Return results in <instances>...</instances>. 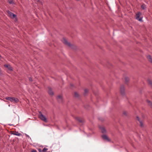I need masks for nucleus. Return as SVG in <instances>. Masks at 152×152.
<instances>
[{"mask_svg":"<svg viewBox=\"0 0 152 152\" xmlns=\"http://www.w3.org/2000/svg\"><path fill=\"white\" fill-rule=\"evenodd\" d=\"M31 152H37V151L35 150H32L31 151Z\"/></svg>","mask_w":152,"mask_h":152,"instance_id":"cd10ccee","label":"nucleus"},{"mask_svg":"<svg viewBox=\"0 0 152 152\" xmlns=\"http://www.w3.org/2000/svg\"><path fill=\"white\" fill-rule=\"evenodd\" d=\"M29 80L30 81H32V78L31 77H29Z\"/></svg>","mask_w":152,"mask_h":152,"instance_id":"a878e982","label":"nucleus"},{"mask_svg":"<svg viewBox=\"0 0 152 152\" xmlns=\"http://www.w3.org/2000/svg\"><path fill=\"white\" fill-rule=\"evenodd\" d=\"M1 69L0 68V74H1Z\"/></svg>","mask_w":152,"mask_h":152,"instance_id":"2f4dec72","label":"nucleus"},{"mask_svg":"<svg viewBox=\"0 0 152 152\" xmlns=\"http://www.w3.org/2000/svg\"><path fill=\"white\" fill-rule=\"evenodd\" d=\"M99 120H101V121H103V120H102V119H100V118H99Z\"/></svg>","mask_w":152,"mask_h":152,"instance_id":"7c9ffc66","label":"nucleus"},{"mask_svg":"<svg viewBox=\"0 0 152 152\" xmlns=\"http://www.w3.org/2000/svg\"><path fill=\"white\" fill-rule=\"evenodd\" d=\"M74 95L76 97H78L79 96L78 94L76 92L75 93Z\"/></svg>","mask_w":152,"mask_h":152,"instance_id":"5701e85b","label":"nucleus"},{"mask_svg":"<svg viewBox=\"0 0 152 152\" xmlns=\"http://www.w3.org/2000/svg\"><path fill=\"white\" fill-rule=\"evenodd\" d=\"M48 150L47 148H46L45 147L43 149V150L42 151L39 148V152H45V151H47Z\"/></svg>","mask_w":152,"mask_h":152,"instance_id":"f8f14e48","label":"nucleus"},{"mask_svg":"<svg viewBox=\"0 0 152 152\" xmlns=\"http://www.w3.org/2000/svg\"><path fill=\"white\" fill-rule=\"evenodd\" d=\"M137 120L139 122L140 124V125L141 126H143V124L142 123V121H140V119L139 118V117L138 116L137 117Z\"/></svg>","mask_w":152,"mask_h":152,"instance_id":"dca6fc26","label":"nucleus"},{"mask_svg":"<svg viewBox=\"0 0 152 152\" xmlns=\"http://www.w3.org/2000/svg\"><path fill=\"white\" fill-rule=\"evenodd\" d=\"M127 112L126 111H124L123 114L124 115H127Z\"/></svg>","mask_w":152,"mask_h":152,"instance_id":"b1692460","label":"nucleus"},{"mask_svg":"<svg viewBox=\"0 0 152 152\" xmlns=\"http://www.w3.org/2000/svg\"><path fill=\"white\" fill-rule=\"evenodd\" d=\"M39 118L45 122H47L48 120L45 116L43 115L40 111L39 112Z\"/></svg>","mask_w":152,"mask_h":152,"instance_id":"f257e3e1","label":"nucleus"},{"mask_svg":"<svg viewBox=\"0 0 152 152\" xmlns=\"http://www.w3.org/2000/svg\"><path fill=\"white\" fill-rule=\"evenodd\" d=\"M141 7L143 10H144L146 8L145 4L142 5L141 6Z\"/></svg>","mask_w":152,"mask_h":152,"instance_id":"aec40b11","label":"nucleus"},{"mask_svg":"<svg viewBox=\"0 0 152 152\" xmlns=\"http://www.w3.org/2000/svg\"><path fill=\"white\" fill-rule=\"evenodd\" d=\"M91 135V134L90 133H89V134H87V136L88 137H90Z\"/></svg>","mask_w":152,"mask_h":152,"instance_id":"c85d7f7f","label":"nucleus"},{"mask_svg":"<svg viewBox=\"0 0 152 152\" xmlns=\"http://www.w3.org/2000/svg\"><path fill=\"white\" fill-rule=\"evenodd\" d=\"M142 15V13L140 12H138L136 15V19L138 21L142 22V17L140 18V16Z\"/></svg>","mask_w":152,"mask_h":152,"instance_id":"f03ea898","label":"nucleus"},{"mask_svg":"<svg viewBox=\"0 0 152 152\" xmlns=\"http://www.w3.org/2000/svg\"><path fill=\"white\" fill-rule=\"evenodd\" d=\"M62 42L65 45H67V46L72 48L73 46L70 43L68 42L67 40L64 38H63L61 40Z\"/></svg>","mask_w":152,"mask_h":152,"instance_id":"7ed1b4c3","label":"nucleus"},{"mask_svg":"<svg viewBox=\"0 0 152 152\" xmlns=\"http://www.w3.org/2000/svg\"><path fill=\"white\" fill-rule=\"evenodd\" d=\"M147 102L148 103V105L152 107V102L149 100H147Z\"/></svg>","mask_w":152,"mask_h":152,"instance_id":"f3484780","label":"nucleus"},{"mask_svg":"<svg viewBox=\"0 0 152 152\" xmlns=\"http://www.w3.org/2000/svg\"><path fill=\"white\" fill-rule=\"evenodd\" d=\"M4 66L5 67L7 68L10 71L12 70V68L10 65L5 64Z\"/></svg>","mask_w":152,"mask_h":152,"instance_id":"9b49d317","label":"nucleus"},{"mask_svg":"<svg viewBox=\"0 0 152 152\" xmlns=\"http://www.w3.org/2000/svg\"><path fill=\"white\" fill-rule=\"evenodd\" d=\"M125 82L127 83V82H128L129 81V78H128L127 77H125Z\"/></svg>","mask_w":152,"mask_h":152,"instance_id":"412c9836","label":"nucleus"},{"mask_svg":"<svg viewBox=\"0 0 152 152\" xmlns=\"http://www.w3.org/2000/svg\"><path fill=\"white\" fill-rule=\"evenodd\" d=\"M7 12L8 13L9 15V16L11 18H17L16 15L12 13L11 12H10L9 10H7Z\"/></svg>","mask_w":152,"mask_h":152,"instance_id":"20e7f679","label":"nucleus"},{"mask_svg":"<svg viewBox=\"0 0 152 152\" xmlns=\"http://www.w3.org/2000/svg\"><path fill=\"white\" fill-rule=\"evenodd\" d=\"M148 82L149 84L152 87V81L150 80H148Z\"/></svg>","mask_w":152,"mask_h":152,"instance_id":"6ab92c4d","label":"nucleus"},{"mask_svg":"<svg viewBox=\"0 0 152 152\" xmlns=\"http://www.w3.org/2000/svg\"><path fill=\"white\" fill-rule=\"evenodd\" d=\"M11 97H6L5 98V99L6 100H9V101H11Z\"/></svg>","mask_w":152,"mask_h":152,"instance_id":"4be33fe9","label":"nucleus"},{"mask_svg":"<svg viewBox=\"0 0 152 152\" xmlns=\"http://www.w3.org/2000/svg\"><path fill=\"white\" fill-rule=\"evenodd\" d=\"M48 92L50 95H53V93L52 89L50 87L48 88Z\"/></svg>","mask_w":152,"mask_h":152,"instance_id":"1a4fd4ad","label":"nucleus"},{"mask_svg":"<svg viewBox=\"0 0 152 152\" xmlns=\"http://www.w3.org/2000/svg\"><path fill=\"white\" fill-rule=\"evenodd\" d=\"M1 57V56L0 55V58Z\"/></svg>","mask_w":152,"mask_h":152,"instance_id":"473e14b6","label":"nucleus"},{"mask_svg":"<svg viewBox=\"0 0 152 152\" xmlns=\"http://www.w3.org/2000/svg\"><path fill=\"white\" fill-rule=\"evenodd\" d=\"M19 100L18 99L15 97H11V102H13L18 103L19 102Z\"/></svg>","mask_w":152,"mask_h":152,"instance_id":"423d86ee","label":"nucleus"},{"mask_svg":"<svg viewBox=\"0 0 152 152\" xmlns=\"http://www.w3.org/2000/svg\"><path fill=\"white\" fill-rule=\"evenodd\" d=\"M120 92L121 94L124 95L125 94L124 87L123 85H121L120 87Z\"/></svg>","mask_w":152,"mask_h":152,"instance_id":"39448f33","label":"nucleus"},{"mask_svg":"<svg viewBox=\"0 0 152 152\" xmlns=\"http://www.w3.org/2000/svg\"><path fill=\"white\" fill-rule=\"evenodd\" d=\"M76 119L80 123H83V121L79 117H77L76 118Z\"/></svg>","mask_w":152,"mask_h":152,"instance_id":"2eb2a0df","label":"nucleus"},{"mask_svg":"<svg viewBox=\"0 0 152 152\" xmlns=\"http://www.w3.org/2000/svg\"><path fill=\"white\" fill-rule=\"evenodd\" d=\"M102 137L104 140H106L107 141H110V140L107 137V136L105 135H103L102 136Z\"/></svg>","mask_w":152,"mask_h":152,"instance_id":"6e6552de","label":"nucleus"},{"mask_svg":"<svg viewBox=\"0 0 152 152\" xmlns=\"http://www.w3.org/2000/svg\"><path fill=\"white\" fill-rule=\"evenodd\" d=\"M12 134L18 136H20L22 135L21 134L19 133L18 132H15V133H13Z\"/></svg>","mask_w":152,"mask_h":152,"instance_id":"4468645a","label":"nucleus"},{"mask_svg":"<svg viewBox=\"0 0 152 152\" xmlns=\"http://www.w3.org/2000/svg\"><path fill=\"white\" fill-rule=\"evenodd\" d=\"M88 92V90L87 89H85V93H86Z\"/></svg>","mask_w":152,"mask_h":152,"instance_id":"393cba45","label":"nucleus"},{"mask_svg":"<svg viewBox=\"0 0 152 152\" xmlns=\"http://www.w3.org/2000/svg\"><path fill=\"white\" fill-rule=\"evenodd\" d=\"M14 0H8V1L10 4H14Z\"/></svg>","mask_w":152,"mask_h":152,"instance_id":"a211bd4d","label":"nucleus"},{"mask_svg":"<svg viewBox=\"0 0 152 152\" xmlns=\"http://www.w3.org/2000/svg\"><path fill=\"white\" fill-rule=\"evenodd\" d=\"M71 86L72 87H74V85L73 84H71Z\"/></svg>","mask_w":152,"mask_h":152,"instance_id":"c756f323","label":"nucleus"},{"mask_svg":"<svg viewBox=\"0 0 152 152\" xmlns=\"http://www.w3.org/2000/svg\"><path fill=\"white\" fill-rule=\"evenodd\" d=\"M99 128L101 130L102 132L103 133H106V131L104 127L103 126H100L99 127Z\"/></svg>","mask_w":152,"mask_h":152,"instance_id":"0eeeda50","label":"nucleus"},{"mask_svg":"<svg viewBox=\"0 0 152 152\" xmlns=\"http://www.w3.org/2000/svg\"><path fill=\"white\" fill-rule=\"evenodd\" d=\"M57 100L59 102H62L63 101L62 97L61 96L58 95L57 97Z\"/></svg>","mask_w":152,"mask_h":152,"instance_id":"9d476101","label":"nucleus"},{"mask_svg":"<svg viewBox=\"0 0 152 152\" xmlns=\"http://www.w3.org/2000/svg\"><path fill=\"white\" fill-rule=\"evenodd\" d=\"M147 58L149 61L152 63V58L151 56L148 55L147 56Z\"/></svg>","mask_w":152,"mask_h":152,"instance_id":"ddd939ff","label":"nucleus"},{"mask_svg":"<svg viewBox=\"0 0 152 152\" xmlns=\"http://www.w3.org/2000/svg\"><path fill=\"white\" fill-rule=\"evenodd\" d=\"M25 134L26 136V137H28V138L30 137L28 135L26 134Z\"/></svg>","mask_w":152,"mask_h":152,"instance_id":"bb28decb","label":"nucleus"}]
</instances>
